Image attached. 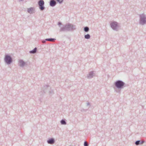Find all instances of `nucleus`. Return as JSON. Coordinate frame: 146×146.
Returning a JSON list of instances; mask_svg holds the SVG:
<instances>
[{
  "label": "nucleus",
  "mask_w": 146,
  "mask_h": 146,
  "mask_svg": "<svg viewBox=\"0 0 146 146\" xmlns=\"http://www.w3.org/2000/svg\"><path fill=\"white\" fill-rule=\"evenodd\" d=\"M4 60L6 64L9 65L12 63L13 58L10 54H5V55Z\"/></svg>",
  "instance_id": "nucleus-1"
},
{
  "label": "nucleus",
  "mask_w": 146,
  "mask_h": 146,
  "mask_svg": "<svg viewBox=\"0 0 146 146\" xmlns=\"http://www.w3.org/2000/svg\"><path fill=\"white\" fill-rule=\"evenodd\" d=\"M124 85L123 83L121 81H118L116 82L115 83L116 86L118 88H120Z\"/></svg>",
  "instance_id": "nucleus-2"
},
{
  "label": "nucleus",
  "mask_w": 146,
  "mask_h": 146,
  "mask_svg": "<svg viewBox=\"0 0 146 146\" xmlns=\"http://www.w3.org/2000/svg\"><path fill=\"white\" fill-rule=\"evenodd\" d=\"M44 4V1L42 0H40L38 2V5L39 6V8L41 10H43L44 9V7L43 6Z\"/></svg>",
  "instance_id": "nucleus-3"
},
{
  "label": "nucleus",
  "mask_w": 146,
  "mask_h": 146,
  "mask_svg": "<svg viewBox=\"0 0 146 146\" xmlns=\"http://www.w3.org/2000/svg\"><path fill=\"white\" fill-rule=\"evenodd\" d=\"M145 17H141L140 18V23L142 24H144L145 23L146 20Z\"/></svg>",
  "instance_id": "nucleus-4"
},
{
  "label": "nucleus",
  "mask_w": 146,
  "mask_h": 146,
  "mask_svg": "<svg viewBox=\"0 0 146 146\" xmlns=\"http://www.w3.org/2000/svg\"><path fill=\"white\" fill-rule=\"evenodd\" d=\"M111 26L113 29H115L117 26V23L116 22H113L111 23Z\"/></svg>",
  "instance_id": "nucleus-5"
},
{
  "label": "nucleus",
  "mask_w": 146,
  "mask_h": 146,
  "mask_svg": "<svg viewBox=\"0 0 146 146\" xmlns=\"http://www.w3.org/2000/svg\"><path fill=\"white\" fill-rule=\"evenodd\" d=\"M34 9L33 8H30L28 9V11L30 13H32L34 12Z\"/></svg>",
  "instance_id": "nucleus-6"
},
{
  "label": "nucleus",
  "mask_w": 146,
  "mask_h": 146,
  "mask_svg": "<svg viewBox=\"0 0 146 146\" xmlns=\"http://www.w3.org/2000/svg\"><path fill=\"white\" fill-rule=\"evenodd\" d=\"M56 4V2L54 0L51 1L50 3V6H54Z\"/></svg>",
  "instance_id": "nucleus-7"
},
{
  "label": "nucleus",
  "mask_w": 146,
  "mask_h": 146,
  "mask_svg": "<svg viewBox=\"0 0 146 146\" xmlns=\"http://www.w3.org/2000/svg\"><path fill=\"white\" fill-rule=\"evenodd\" d=\"M19 64L20 66H22L25 65V63L23 61L20 60L19 61Z\"/></svg>",
  "instance_id": "nucleus-8"
},
{
  "label": "nucleus",
  "mask_w": 146,
  "mask_h": 146,
  "mask_svg": "<svg viewBox=\"0 0 146 146\" xmlns=\"http://www.w3.org/2000/svg\"><path fill=\"white\" fill-rule=\"evenodd\" d=\"M48 142L49 144H52L54 143V140L52 139H50L48 141Z\"/></svg>",
  "instance_id": "nucleus-9"
},
{
  "label": "nucleus",
  "mask_w": 146,
  "mask_h": 146,
  "mask_svg": "<svg viewBox=\"0 0 146 146\" xmlns=\"http://www.w3.org/2000/svg\"><path fill=\"white\" fill-rule=\"evenodd\" d=\"M36 48H35L34 50H33L31 51H30V53H35L36 52Z\"/></svg>",
  "instance_id": "nucleus-10"
},
{
  "label": "nucleus",
  "mask_w": 146,
  "mask_h": 146,
  "mask_svg": "<svg viewBox=\"0 0 146 146\" xmlns=\"http://www.w3.org/2000/svg\"><path fill=\"white\" fill-rule=\"evenodd\" d=\"M90 37V36L89 34H87L85 36V38L86 39H89Z\"/></svg>",
  "instance_id": "nucleus-11"
},
{
  "label": "nucleus",
  "mask_w": 146,
  "mask_h": 146,
  "mask_svg": "<svg viewBox=\"0 0 146 146\" xmlns=\"http://www.w3.org/2000/svg\"><path fill=\"white\" fill-rule=\"evenodd\" d=\"M61 123L62 124H66V123L65 121H64V120H61Z\"/></svg>",
  "instance_id": "nucleus-12"
},
{
  "label": "nucleus",
  "mask_w": 146,
  "mask_h": 146,
  "mask_svg": "<svg viewBox=\"0 0 146 146\" xmlns=\"http://www.w3.org/2000/svg\"><path fill=\"white\" fill-rule=\"evenodd\" d=\"M84 29L85 31L87 32L89 30V28L88 27H85Z\"/></svg>",
  "instance_id": "nucleus-13"
},
{
  "label": "nucleus",
  "mask_w": 146,
  "mask_h": 146,
  "mask_svg": "<svg viewBox=\"0 0 146 146\" xmlns=\"http://www.w3.org/2000/svg\"><path fill=\"white\" fill-rule=\"evenodd\" d=\"M46 40H48L50 41H53L54 40L52 38H49V39H46Z\"/></svg>",
  "instance_id": "nucleus-14"
},
{
  "label": "nucleus",
  "mask_w": 146,
  "mask_h": 146,
  "mask_svg": "<svg viewBox=\"0 0 146 146\" xmlns=\"http://www.w3.org/2000/svg\"><path fill=\"white\" fill-rule=\"evenodd\" d=\"M139 142H140V141H137L135 142V144L136 145H138L139 144Z\"/></svg>",
  "instance_id": "nucleus-15"
},
{
  "label": "nucleus",
  "mask_w": 146,
  "mask_h": 146,
  "mask_svg": "<svg viewBox=\"0 0 146 146\" xmlns=\"http://www.w3.org/2000/svg\"><path fill=\"white\" fill-rule=\"evenodd\" d=\"M84 146H88V145L87 142H84Z\"/></svg>",
  "instance_id": "nucleus-16"
},
{
  "label": "nucleus",
  "mask_w": 146,
  "mask_h": 146,
  "mask_svg": "<svg viewBox=\"0 0 146 146\" xmlns=\"http://www.w3.org/2000/svg\"><path fill=\"white\" fill-rule=\"evenodd\" d=\"M57 1L59 3H61L63 1V0H57Z\"/></svg>",
  "instance_id": "nucleus-17"
}]
</instances>
